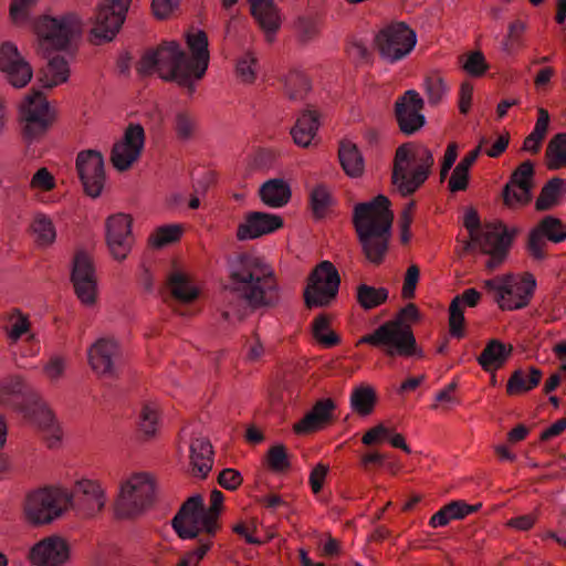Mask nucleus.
Wrapping results in <instances>:
<instances>
[{
  "label": "nucleus",
  "instance_id": "nucleus-1",
  "mask_svg": "<svg viewBox=\"0 0 566 566\" xmlns=\"http://www.w3.org/2000/svg\"><path fill=\"white\" fill-rule=\"evenodd\" d=\"M221 297V316L229 323L232 318L242 321L251 310L276 305L280 294L273 269L253 254H239L229 264V281Z\"/></svg>",
  "mask_w": 566,
  "mask_h": 566
},
{
  "label": "nucleus",
  "instance_id": "nucleus-2",
  "mask_svg": "<svg viewBox=\"0 0 566 566\" xmlns=\"http://www.w3.org/2000/svg\"><path fill=\"white\" fill-rule=\"evenodd\" d=\"M190 57L177 42H165L156 50L147 51L137 65L140 75L157 71L166 82H176L191 96L196 92V81L206 74L209 64L208 36L203 31L187 35Z\"/></svg>",
  "mask_w": 566,
  "mask_h": 566
},
{
  "label": "nucleus",
  "instance_id": "nucleus-3",
  "mask_svg": "<svg viewBox=\"0 0 566 566\" xmlns=\"http://www.w3.org/2000/svg\"><path fill=\"white\" fill-rule=\"evenodd\" d=\"M389 200L378 196L371 201L358 203L354 209L353 221L359 243L366 258L379 264L388 250L390 229L394 219Z\"/></svg>",
  "mask_w": 566,
  "mask_h": 566
},
{
  "label": "nucleus",
  "instance_id": "nucleus-4",
  "mask_svg": "<svg viewBox=\"0 0 566 566\" xmlns=\"http://www.w3.org/2000/svg\"><path fill=\"white\" fill-rule=\"evenodd\" d=\"M0 401L35 423L49 448L60 443L61 433L55 418L41 398L20 377L8 376L0 382Z\"/></svg>",
  "mask_w": 566,
  "mask_h": 566
},
{
  "label": "nucleus",
  "instance_id": "nucleus-5",
  "mask_svg": "<svg viewBox=\"0 0 566 566\" xmlns=\"http://www.w3.org/2000/svg\"><path fill=\"white\" fill-rule=\"evenodd\" d=\"M434 158L430 149L411 143L399 146L395 154L392 185L402 196L416 192L428 179Z\"/></svg>",
  "mask_w": 566,
  "mask_h": 566
},
{
  "label": "nucleus",
  "instance_id": "nucleus-6",
  "mask_svg": "<svg viewBox=\"0 0 566 566\" xmlns=\"http://www.w3.org/2000/svg\"><path fill=\"white\" fill-rule=\"evenodd\" d=\"M360 343L382 347L389 356H412L416 354V338L409 326L401 319L384 323L373 333L364 335Z\"/></svg>",
  "mask_w": 566,
  "mask_h": 566
},
{
  "label": "nucleus",
  "instance_id": "nucleus-7",
  "mask_svg": "<svg viewBox=\"0 0 566 566\" xmlns=\"http://www.w3.org/2000/svg\"><path fill=\"white\" fill-rule=\"evenodd\" d=\"M155 486L149 475L135 474L124 482L116 502L119 517H133L142 513L154 499Z\"/></svg>",
  "mask_w": 566,
  "mask_h": 566
},
{
  "label": "nucleus",
  "instance_id": "nucleus-8",
  "mask_svg": "<svg viewBox=\"0 0 566 566\" xmlns=\"http://www.w3.org/2000/svg\"><path fill=\"white\" fill-rule=\"evenodd\" d=\"M69 492L60 489H40L27 497L24 512L33 524H46L67 507Z\"/></svg>",
  "mask_w": 566,
  "mask_h": 566
},
{
  "label": "nucleus",
  "instance_id": "nucleus-9",
  "mask_svg": "<svg viewBox=\"0 0 566 566\" xmlns=\"http://www.w3.org/2000/svg\"><path fill=\"white\" fill-rule=\"evenodd\" d=\"M375 42L380 56L389 63H396L410 54L417 43V35L406 23L396 22L381 29Z\"/></svg>",
  "mask_w": 566,
  "mask_h": 566
},
{
  "label": "nucleus",
  "instance_id": "nucleus-10",
  "mask_svg": "<svg viewBox=\"0 0 566 566\" xmlns=\"http://www.w3.org/2000/svg\"><path fill=\"white\" fill-rule=\"evenodd\" d=\"M23 136L33 140L42 136L54 119V112L41 92L28 95L20 107Z\"/></svg>",
  "mask_w": 566,
  "mask_h": 566
},
{
  "label": "nucleus",
  "instance_id": "nucleus-11",
  "mask_svg": "<svg viewBox=\"0 0 566 566\" xmlns=\"http://www.w3.org/2000/svg\"><path fill=\"white\" fill-rule=\"evenodd\" d=\"M340 283L336 268L329 261H323L313 271L305 289L304 297L307 307L326 306L338 293Z\"/></svg>",
  "mask_w": 566,
  "mask_h": 566
},
{
  "label": "nucleus",
  "instance_id": "nucleus-12",
  "mask_svg": "<svg viewBox=\"0 0 566 566\" xmlns=\"http://www.w3.org/2000/svg\"><path fill=\"white\" fill-rule=\"evenodd\" d=\"M35 31L44 42L62 50L78 34L80 23L76 15L71 13L61 18L44 15L35 22Z\"/></svg>",
  "mask_w": 566,
  "mask_h": 566
},
{
  "label": "nucleus",
  "instance_id": "nucleus-13",
  "mask_svg": "<svg viewBox=\"0 0 566 566\" xmlns=\"http://www.w3.org/2000/svg\"><path fill=\"white\" fill-rule=\"evenodd\" d=\"M132 0H104L95 14L92 34L98 42L112 41L120 30Z\"/></svg>",
  "mask_w": 566,
  "mask_h": 566
},
{
  "label": "nucleus",
  "instance_id": "nucleus-14",
  "mask_svg": "<svg viewBox=\"0 0 566 566\" xmlns=\"http://www.w3.org/2000/svg\"><path fill=\"white\" fill-rule=\"evenodd\" d=\"M71 281L76 296L84 305L91 306L96 302L97 279L95 266L91 256L84 251H78L74 255Z\"/></svg>",
  "mask_w": 566,
  "mask_h": 566
},
{
  "label": "nucleus",
  "instance_id": "nucleus-15",
  "mask_svg": "<svg viewBox=\"0 0 566 566\" xmlns=\"http://www.w3.org/2000/svg\"><path fill=\"white\" fill-rule=\"evenodd\" d=\"M76 169L87 196L97 198L104 187V158L97 150H82L76 157Z\"/></svg>",
  "mask_w": 566,
  "mask_h": 566
},
{
  "label": "nucleus",
  "instance_id": "nucleus-16",
  "mask_svg": "<svg viewBox=\"0 0 566 566\" xmlns=\"http://www.w3.org/2000/svg\"><path fill=\"white\" fill-rule=\"evenodd\" d=\"M203 500L201 495L196 494L189 497L172 518V527L182 539H192L199 537L205 532L203 521L206 515Z\"/></svg>",
  "mask_w": 566,
  "mask_h": 566
},
{
  "label": "nucleus",
  "instance_id": "nucleus-17",
  "mask_svg": "<svg viewBox=\"0 0 566 566\" xmlns=\"http://www.w3.org/2000/svg\"><path fill=\"white\" fill-rule=\"evenodd\" d=\"M145 145V130L139 124H129L124 137L114 144L111 160L113 166L120 170H127L136 161Z\"/></svg>",
  "mask_w": 566,
  "mask_h": 566
},
{
  "label": "nucleus",
  "instance_id": "nucleus-18",
  "mask_svg": "<svg viewBox=\"0 0 566 566\" xmlns=\"http://www.w3.org/2000/svg\"><path fill=\"white\" fill-rule=\"evenodd\" d=\"M424 102L415 90H408L395 102V117L405 135H413L426 124L421 114Z\"/></svg>",
  "mask_w": 566,
  "mask_h": 566
},
{
  "label": "nucleus",
  "instance_id": "nucleus-19",
  "mask_svg": "<svg viewBox=\"0 0 566 566\" xmlns=\"http://www.w3.org/2000/svg\"><path fill=\"white\" fill-rule=\"evenodd\" d=\"M0 71L15 88L27 86L33 76L32 67L12 42H4L0 46Z\"/></svg>",
  "mask_w": 566,
  "mask_h": 566
},
{
  "label": "nucleus",
  "instance_id": "nucleus-20",
  "mask_svg": "<svg viewBox=\"0 0 566 566\" xmlns=\"http://www.w3.org/2000/svg\"><path fill=\"white\" fill-rule=\"evenodd\" d=\"M106 241L116 260H124L132 248V220L124 213L111 216L106 221Z\"/></svg>",
  "mask_w": 566,
  "mask_h": 566
},
{
  "label": "nucleus",
  "instance_id": "nucleus-21",
  "mask_svg": "<svg viewBox=\"0 0 566 566\" xmlns=\"http://www.w3.org/2000/svg\"><path fill=\"white\" fill-rule=\"evenodd\" d=\"M546 239L556 243L564 241L566 226L559 219L547 216L530 232L527 248L534 259L545 258Z\"/></svg>",
  "mask_w": 566,
  "mask_h": 566
},
{
  "label": "nucleus",
  "instance_id": "nucleus-22",
  "mask_svg": "<svg viewBox=\"0 0 566 566\" xmlns=\"http://www.w3.org/2000/svg\"><path fill=\"white\" fill-rule=\"evenodd\" d=\"M88 361L97 374L114 377L120 361L118 344L111 338L97 339L88 350Z\"/></svg>",
  "mask_w": 566,
  "mask_h": 566
},
{
  "label": "nucleus",
  "instance_id": "nucleus-23",
  "mask_svg": "<svg viewBox=\"0 0 566 566\" xmlns=\"http://www.w3.org/2000/svg\"><path fill=\"white\" fill-rule=\"evenodd\" d=\"M67 506L82 510L87 515H94L103 510L106 503L101 485L92 480L78 481L72 493H69Z\"/></svg>",
  "mask_w": 566,
  "mask_h": 566
},
{
  "label": "nucleus",
  "instance_id": "nucleus-24",
  "mask_svg": "<svg viewBox=\"0 0 566 566\" xmlns=\"http://www.w3.org/2000/svg\"><path fill=\"white\" fill-rule=\"evenodd\" d=\"M283 227L280 216L268 212H249L238 227L237 237L241 241L253 240L274 232Z\"/></svg>",
  "mask_w": 566,
  "mask_h": 566
},
{
  "label": "nucleus",
  "instance_id": "nucleus-25",
  "mask_svg": "<svg viewBox=\"0 0 566 566\" xmlns=\"http://www.w3.org/2000/svg\"><path fill=\"white\" fill-rule=\"evenodd\" d=\"M512 237L502 223H489L481 232L468 242L467 249L479 248L483 253H506Z\"/></svg>",
  "mask_w": 566,
  "mask_h": 566
},
{
  "label": "nucleus",
  "instance_id": "nucleus-26",
  "mask_svg": "<svg viewBox=\"0 0 566 566\" xmlns=\"http://www.w3.org/2000/svg\"><path fill=\"white\" fill-rule=\"evenodd\" d=\"M534 175V167L530 160L522 163L512 174L511 182L505 186L503 191L504 202L507 206L514 203L525 205L530 202L532 195L531 179Z\"/></svg>",
  "mask_w": 566,
  "mask_h": 566
},
{
  "label": "nucleus",
  "instance_id": "nucleus-27",
  "mask_svg": "<svg viewBox=\"0 0 566 566\" xmlns=\"http://www.w3.org/2000/svg\"><path fill=\"white\" fill-rule=\"evenodd\" d=\"M505 287L507 296L502 303V310H521L528 305L536 287V281L531 273H525L520 281L507 274Z\"/></svg>",
  "mask_w": 566,
  "mask_h": 566
},
{
  "label": "nucleus",
  "instance_id": "nucleus-28",
  "mask_svg": "<svg viewBox=\"0 0 566 566\" xmlns=\"http://www.w3.org/2000/svg\"><path fill=\"white\" fill-rule=\"evenodd\" d=\"M69 557V547L60 537H48L33 546L30 552L32 563L42 566H59Z\"/></svg>",
  "mask_w": 566,
  "mask_h": 566
},
{
  "label": "nucleus",
  "instance_id": "nucleus-29",
  "mask_svg": "<svg viewBox=\"0 0 566 566\" xmlns=\"http://www.w3.org/2000/svg\"><path fill=\"white\" fill-rule=\"evenodd\" d=\"M189 460L191 474L206 478L213 465V450L209 439L205 437L192 438L189 444Z\"/></svg>",
  "mask_w": 566,
  "mask_h": 566
},
{
  "label": "nucleus",
  "instance_id": "nucleus-30",
  "mask_svg": "<svg viewBox=\"0 0 566 566\" xmlns=\"http://www.w3.org/2000/svg\"><path fill=\"white\" fill-rule=\"evenodd\" d=\"M335 408V402L329 398L316 401L312 410L294 426L295 432L308 433L318 430L333 419L332 412Z\"/></svg>",
  "mask_w": 566,
  "mask_h": 566
},
{
  "label": "nucleus",
  "instance_id": "nucleus-31",
  "mask_svg": "<svg viewBox=\"0 0 566 566\" xmlns=\"http://www.w3.org/2000/svg\"><path fill=\"white\" fill-rule=\"evenodd\" d=\"M318 127V114L312 109L303 111L291 129L294 143L300 147H308L316 136Z\"/></svg>",
  "mask_w": 566,
  "mask_h": 566
},
{
  "label": "nucleus",
  "instance_id": "nucleus-32",
  "mask_svg": "<svg viewBox=\"0 0 566 566\" xmlns=\"http://www.w3.org/2000/svg\"><path fill=\"white\" fill-rule=\"evenodd\" d=\"M251 4L252 15L258 20L261 28L266 31L268 38L271 41L270 34L275 33L281 24L279 11L273 0H248Z\"/></svg>",
  "mask_w": 566,
  "mask_h": 566
},
{
  "label": "nucleus",
  "instance_id": "nucleus-33",
  "mask_svg": "<svg viewBox=\"0 0 566 566\" xmlns=\"http://www.w3.org/2000/svg\"><path fill=\"white\" fill-rule=\"evenodd\" d=\"M513 347L499 339L490 340L478 357V363L485 371H494L502 367L511 356Z\"/></svg>",
  "mask_w": 566,
  "mask_h": 566
},
{
  "label": "nucleus",
  "instance_id": "nucleus-34",
  "mask_svg": "<svg viewBox=\"0 0 566 566\" xmlns=\"http://www.w3.org/2000/svg\"><path fill=\"white\" fill-rule=\"evenodd\" d=\"M167 285L172 298L180 305L190 304L198 297V289L191 283L190 279L179 270L172 271L168 275Z\"/></svg>",
  "mask_w": 566,
  "mask_h": 566
},
{
  "label": "nucleus",
  "instance_id": "nucleus-35",
  "mask_svg": "<svg viewBox=\"0 0 566 566\" xmlns=\"http://www.w3.org/2000/svg\"><path fill=\"white\" fill-rule=\"evenodd\" d=\"M291 188L283 179L274 178L265 181L260 188L261 200L271 208L285 206L291 198Z\"/></svg>",
  "mask_w": 566,
  "mask_h": 566
},
{
  "label": "nucleus",
  "instance_id": "nucleus-36",
  "mask_svg": "<svg viewBox=\"0 0 566 566\" xmlns=\"http://www.w3.org/2000/svg\"><path fill=\"white\" fill-rule=\"evenodd\" d=\"M338 157L344 171L352 178H357L364 172V158L357 146L349 140H342Z\"/></svg>",
  "mask_w": 566,
  "mask_h": 566
},
{
  "label": "nucleus",
  "instance_id": "nucleus-37",
  "mask_svg": "<svg viewBox=\"0 0 566 566\" xmlns=\"http://www.w3.org/2000/svg\"><path fill=\"white\" fill-rule=\"evenodd\" d=\"M541 379L542 371L535 367H531L528 371L516 369L506 384V391L511 396L530 391L538 386Z\"/></svg>",
  "mask_w": 566,
  "mask_h": 566
},
{
  "label": "nucleus",
  "instance_id": "nucleus-38",
  "mask_svg": "<svg viewBox=\"0 0 566 566\" xmlns=\"http://www.w3.org/2000/svg\"><path fill=\"white\" fill-rule=\"evenodd\" d=\"M42 73L43 86L51 88L67 81L70 75L69 63L63 56L55 55L48 61Z\"/></svg>",
  "mask_w": 566,
  "mask_h": 566
},
{
  "label": "nucleus",
  "instance_id": "nucleus-39",
  "mask_svg": "<svg viewBox=\"0 0 566 566\" xmlns=\"http://www.w3.org/2000/svg\"><path fill=\"white\" fill-rule=\"evenodd\" d=\"M172 128L180 142L193 138L197 130L196 115L188 109H178L172 117Z\"/></svg>",
  "mask_w": 566,
  "mask_h": 566
},
{
  "label": "nucleus",
  "instance_id": "nucleus-40",
  "mask_svg": "<svg viewBox=\"0 0 566 566\" xmlns=\"http://www.w3.org/2000/svg\"><path fill=\"white\" fill-rule=\"evenodd\" d=\"M284 92L293 101H301L310 91L308 78L298 70H291L283 78Z\"/></svg>",
  "mask_w": 566,
  "mask_h": 566
},
{
  "label": "nucleus",
  "instance_id": "nucleus-41",
  "mask_svg": "<svg viewBox=\"0 0 566 566\" xmlns=\"http://www.w3.org/2000/svg\"><path fill=\"white\" fill-rule=\"evenodd\" d=\"M549 124V114L546 109H538V117L532 133L525 138L523 149L536 154L541 149Z\"/></svg>",
  "mask_w": 566,
  "mask_h": 566
},
{
  "label": "nucleus",
  "instance_id": "nucleus-42",
  "mask_svg": "<svg viewBox=\"0 0 566 566\" xmlns=\"http://www.w3.org/2000/svg\"><path fill=\"white\" fill-rule=\"evenodd\" d=\"M389 292L385 287L360 284L357 287V302L366 311L373 310L388 300Z\"/></svg>",
  "mask_w": 566,
  "mask_h": 566
},
{
  "label": "nucleus",
  "instance_id": "nucleus-43",
  "mask_svg": "<svg viewBox=\"0 0 566 566\" xmlns=\"http://www.w3.org/2000/svg\"><path fill=\"white\" fill-rule=\"evenodd\" d=\"M545 157L549 169L566 166V133H559L549 140Z\"/></svg>",
  "mask_w": 566,
  "mask_h": 566
},
{
  "label": "nucleus",
  "instance_id": "nucleus-44",
  "mask_svg": "<svg viewBox=\"0 0 566 566\" xmlns=\"http://www.w3.org/2000/svg\"><path fill=\"white\" fill-rule=\"evenodd\" d=\"M376 402V394L371 387L360 386L354 389L350 396V405L353 409L363 415H369Z\"/></svg>",
  "mask_w": 566,
  "mask_h": 566
},
{
  "label": "nucleus",
  "instance_id": "nucleus-45",
  "mask_svg": "<svg viewBox=\"0 0 566 566\" xmlns=\"http://www.w3.org/2000/svg\"><path fill=\"white\" fill-rule=\"evenodd\" d=\"M223 494L219 490H213L210 495V507L206 510L205 521H203V530L205 533L209 536H214L219 525L218 517L221 511V506L223 503Z\"/></svg>",
  "mask_w": 566,
  "mask_h": 566
},
{
  "label": "nucleus",
  "instance_id": "nucleus-46",
  "mask_svg": "<svg viewBox=\"0 0 566 566\" xmlns=\"http://www.w3.org/2000/svg\"><path fill=\"white\" fill-rule=\"evenodd\" d=\"M564 188L565 181L558 177L547 181L536 200V209L539 211L548 210L556 202Z\"/></svg>",
  "mask_w": 566,
  "mask_h": 566
},
{
  "label": "nucleus",
  "instance_id": "nucleus-47",
  "mask_svg": "<svg viewBox=\"0 0 566 566\" xmlns=\"http://www.w3.org/2000/svg\"><path fill=\"white\" fill-rule=\"evenodd\" d=\"M332 203L333 199L326 186L317 185L311 190L310 205L316 219L324 218Z\"/></svg>",
  "mask_w": 566,
  "mask_h": 566
},
{
  "label": "nucleus",
  "instance_id": "nucleus-48",
  "mask_svg": "<svg viewBox=\"0 0 566 566\" xmlns=\"http://www.w3.org/2000/svg\"><path fill=\"white\" fill-rule=\"evenodd\" d=\"M31 229L41 245H49L55 240L56 232L53 222L43 213H38L34 217Z\"/></svg>",
  "mask_w": 566,
  "mask_h": 566
},
{
  "label": "nucleus",
  "instance_id": "nucleus-49",
  "mask_svg": "<svg viewBox=\"0 0 566 566\" xmlns=\"http://www.w3.org/2000/svg\"><path fill=\"white\" fill-rule=\"evenodd\" d=\"M139 431L146 437L155 436L158 428V409L154 402H145L139 413Z\"/></svg>",
  "mask_w": 566,
  "mask_h": 566
},
{
  "label": "nucleus",
  "instance_id": "nucleus-50",
  "mask_svg": "<svg viewBox=\"0 0 566 566\" xmlns=\"http://www.w3.org/2000/svg\"><path fill=\"white\" fill-rule=\"evenodd\" d=\"M328 318L324 315L317 316L313 322L315 338L325 347H333L339 343V337L328 328Z\"/></svg>",
  "mask_w": 566,
  "mask_h": 566
},
{
  "label": "nucleus",
  "instance_id": "nucleus-51",
  "mask_svg": "<svg viewBox=\"0 0 566 566\" xmlns=\"http://www.w3.org/2000/svg\"><path fill=\"white\" fill-rule=\"evenodd\" d=\"M449 326L452 337L462 338L464 336V314L460 298H453L449 308Z\"/></svg>",
  "mask_w": 566,
  "mask_h": 566
},
{
  "label": "nucleus",
  "instance_id": "nucleus-52",
  "mask_svg": "<svg viewBox=\"0 0 566 566\" xmlns=\"http://www.w3.org/2000/svg\"><path fill=\"white\" fill-rule=\"evenodd\" d=\"M423 87L430 105L439 104L447 92V85L439 75L427 76Z\"/></svg>",
  "mask_w": 566,
  "mask_h": 566
},
{
  "label": "nucleus",
  "instance_id": "nucleus-53",
  "mask_svg": "<svg viewBox=\"0 0 566 566\" xmlns=\"http://www.w3.org/2000/svg\"><path fill=\"white\" fill-rule=\"evenodd\" d=\"M181 228L176 224L164 226L158 228L149 238V242L155 248H161L166 244L172 243L179 239Z\"/></svg>",
  "mask_w": 566,
  "mask_h": 566
},
{
  "label": "nucleus",
  "instance_id": "nucleus-54",
  "mask_svg": "<svg viewBox=\"0 0 566 566\" xmlns=\"http://www.w3.org/2000/svg\"><path fill=\"white\" fill-rule=\"evenodd\" d=\"M258 61L250 52L244 53L237 62V74L247 83L255 78Z\"/></svg>",
  "mask_w": 566,
  "mask_h": 566
},
{
  "label": "nucleus",
  "instance_id": "nucleus-55",
  "mask_svg": "<svg viewBox=\"0 0 566 566\" xmlns=\"http://www.w3.org/2000/svg\"><path fill=\"white\" fill-rule=\"evenodd\" d=\"M30 324L23 314L19 311H15L8 323L7 331L8 337L12 343L17 342L22 335L27 334L29 331Z\"/></svg>",
  "mask_w": 566,
  "mask_h": 566
},
{
  "label": "nucleus",
  "instance_id": "nucleus-56",
  "mask_svg": "<svg viewBox=\"0 0 566 566\" xmlns=\"http://www.w3.org/2000/svg\"><path fill=\"white\" fill-rule=\"evenodd\" d=\"M268 463L271 470L283 472L290 468L286 449L283 444H276L270 448L268 452Z\"/></svg>",
  "mask_w": 566,
  "mask_h": 566
},
{
  "label": "nucleus",
  "instance_id": "nucleus-57",
  "mask_svg": "<svg viewBox=\"0 0 566 566\" xmlns=\"http://www.w3.org/2000/svg\"><path fill=\"white\" fill-rule=\"evenodd\" d=\"M35 0H12L10 4V18L15 24H25L30 20V8Z\"/></svg>",
  "mask_w": 566,
  "mask_h": 566
},
{
  "label": "nucleus",
  "instance_id": "nucleus-58",
  "mask_svg": "<svg viewBox=\"0 0 566 566\" xmlns=\"http://www.w3.org/2000/svg\"><path fill=\"white\" fill-rule=\"evenodd\" d=\"M463 69L473 76H481L488 70L484 55L476 51L468 55Z\"/></svg>",
  "mask_w": 566,
  "mask_h": 566
},
{
  "label": "nucleus",
  "instance_id": "nucleus-59",
  "mask_svg": "<svg viewBox=\"0 0 566 566\" xmlns=\"http://www.w3.org/2000/svg\"><path fill=\"white\" fill-rule=\"evenodd\" d=\"M506 275L496 276L491 280L484 281V289L489 292L495 293V301L499 306L502 308V303L504 298L507 296V291L505 287Z\"/></svg>",
  "mask_w": 566,
  "mask_h": 566
},
{
  "label": "nucleus",
  "instance_id": "nucleus-60",
  "mask_svg": "<svg viewBox=\"0 0 566 566\" xmlns=\"http://www.w3.org/2000/svg\"><path fill=\"white\" fill-rule=\"evenodd\" d=\"M446 506L452 520H460L476 512L481 507V504L469 505L463 501H452Z\"/></svg>",
  "mask_w": 566,
  "mask_h": 566
},
{
  "label": "nucleus",
  "instance_id": "nucleus-61",
  "mask_svg": "<svg viewBox=\"0 0 566 566\" xmlns=\"http://www.w3.org/2000/svg\"><path fill=\"white\" fill-rule=\"evenodd\" d=\"M318 30V23L314 19L300 18L297 21V31L303 42L313 40L317 35Z\"/></svg>",
  "mask_w": 566,
  "mask_h": 566
},
{
  "label": "nucleus",
  "instance_id": "nucleus-62",
  "mask_svg": "<svg viewBox=\"0 0 566 566\" xmlns=\"http://www.w3.org/2000/svg\"><path fill=\"white\" fill-rule=\"evenodd\" d=\"M419 275L420 271L417 265L412 264L408 268L402 285V296L405 298H412L415 296V290L419 281Z\"/></svg>",
  "mask_w": 566,
  "mask_h": 566
},
{
  "label": "nucleus",
  "instance_id": "nucleus-63",
  "mask_svg": "<svg viewBox=\"0 0 566 566\" xmlns=\"http://www.w3.org/2000/svg\"><path fill=\"white\" fill-rule=\"evenodd\" d=\"M31 187L49 191L54 188V178L46 168H40L32 177Z\"/></svg>",
  "mask_w": 566,
  "mask_h": 566
},
{
  "label": "nucleus",
  "instance_id": "nucleus-64",
  "mask_svg": "<svg viewBox=\"0 0 566 566\" xmlns=\"http://www.w3.org/2000/svg\"><path fill=\"white\" fill-rule=\"evenodd\" d=\"M212 537L213 536L207 535L205 538H199L198 546L186 554V557L189 558L192 566H198L205 555L209 552L212 545Z\"/></svg>",
  "mask_w": 566,
  "mask_h": 566
}]
</instances>
